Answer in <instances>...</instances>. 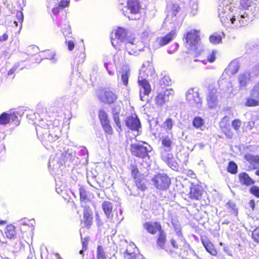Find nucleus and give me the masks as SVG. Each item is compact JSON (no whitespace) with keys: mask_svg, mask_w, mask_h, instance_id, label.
<instances>
[{"mask_svg":"<svg viewBox=\"0 0 259 259\" xmlns=\"http://www.w3.org/2000/svg\"><path fill=\"white\" fill-rule=\"evenodd\" d=\"M238 178L240 183L242 185L249 186L254 184V181L246 172H241L238 175Z\"/></svg>","mask_w":259,"mask_h":259,"instance_id":"obj_27","label":"nucleus"},{"mask_svg":"<svg viewBox=\"0 0 259 259\" xmlns=\"http://www.w3.org/2000/svg\"><path fill=\"white\" fill-rule=\"evenodd\" d=\"M143 228L147 232L151 234L155 235L157 232L160 233L163 231L160 223L158 222H148L143 224Z\"/></svg>","mask_w":259,"mask_h":259,"instance_id":"obj_20","label":"nucleus"},{"mask_svg":"<svg viewBox=\"0 0 259 259\" xmlns=\"http://www.w3.org/2000/svg\"><path fill=\"white\" fill-rule=\"evenodd\" d=\"M175 124V121L170 118H167L161 125L163 128L168 134L172 135V128Z\"/></svg>","mask_w":259,"mask_h":259,"instance_id":"obj_32","label":"nucleus"},{"mask_svg":"<svg viewBox=\"0 0 259 259\" xmlns=\"http://www.w3.org/2000/svg\"><path fill=\"white\" fill-rule=\"evenodd\" d=\"M161 145L160 147V156L162 160L171 169H178V163L175 160L173 155L170 153L174 146L172 135L162 136L161 139Z\"/></svg>","mask_w":259,"mask_h":259,"instance_id":"obj_5","label":"nucleus"},{"mask_svg":"<svg viewBox=\"0 0 259 259\" xmlns=\"http://www.w3.org/2000/svg\"><path fill=\"white\" fill-rule=\"evenodd\" d=\"M176 36L175 30H172L169 33L163 37H157L153 43L154 48L156 49L168 44Z\"/></svg>","mask_w":259,"mask_h":259,"instance_id":"obj_18","label":"nucleus"},{"mask_svg":"<svg viewBox=\"0 0 259 259\" xmlns=\"http://www.w3.org/2000/svg\"><path fill=\"white\" fill-rule=\"evenodd\" d=\"M240 66L237 60L232 61L228 67V70L232 74L237 73L239 69Z\"/></svg>","mask_w":259,"mask_h":259,"instance_id":"obj_37","label":"nucleus"},{"mask_svg":"<svg viewBox=\"0 0 259 259\" xmlns=\"http://www.w3.org/2000/svg\"><path fill=\"white\" fill-rule=\"evenodd\" d=\"M184 37L186 38V47L192 50H196L200 40L199 32L191 30L188 32Z\"/></svg>","mask_w":259,"mask_h":259,"instance_id":"obj_12","label":"nucleus"},{"mask_svg":"<svg viewBox=\"0 0 259 259\" xmlns=\"http://www.w3.org/2000/svg\"><path fill=\"white\" fill-rule=\"evenodd\" d=\"M249 95L250 97L246 98L245 105L247 107L259 105V81L251 90Z\"/></svg>","mask_w":259,"mask_h":259,"instance_id":"obj_16","label":"nucleus"},{"mask_svg":"<svg viewBox=\"0 0 259 259\" xmlns=\"http://www.w3.org/2000/svg\"><path fill=\"white\" fill-rule=\"evenodd\" d=\"M57 24L59 27H62V32L65 37L66 38L67 37H69V35L71 34V27L69 25L68 21L65 19L63 23L64 26L61 25V24H60L59 22H58Z\"/></svg>","mask_w":259,"mask_h":259,"instance_id":"obj_35","label":"nucleus"},{"mask_svg":"<svg viewBox=\"0 0 259 259\" xmlns=\"http://www.w3.org/2000/svg\"><path fill=\"white\" fill-rule=\"evenodd\" d=\"M159 83L161 85H169L171 84V80L169 76L165 75L160 79Z\"/></svg>","mask_w":259,"mask_h":259,"instance_id":"obj_50","label":"nucleus"},{"mask_svg":"<svg viewBox=\"0 0 259 259\" xmlns=\"http://www.w3.org/2000/svg\"><path fill=\"white\" fill-rule=\"evenodd\" d=\"M112 116L116 125L118 128L121 130V123L119 119V114H113Z\"/></svg>","mask_w":259,"mask_h":259,"instance_id":"obj_57","label":"nucleus"},{"mask_svg":"<svg viewBox=\"0 0 259 259\" xmlns=\"http://www.w3.org/2000/svg\"><path fill=\"white\" fill-rule=\"evenodd\" d=\"M100 100L107 104H111L117 99V96L110 90H105L98 96Z\"/></svg>","mask_w":259,"mask_h":259,"instance_id":"obj_19","label":"nucleus"},{"mask_svg":"<svg viewBox=\"0 0 259 259\" xmlns=\"http://www.w3.org/2000/svg\"><path fill=\"white\" fill-rule=\"evenodd\" d=\"M174 91L171 89H166L159 92L155 98V102L157 106H161L169 99V97L172 96Z\"/></svg>","mask_w":259,"mask_h":259,"instance_id":"obj_17","label":"nucleus"},{"mask_svg":"<svg viewBox=\"0 0 259 259\" xmlns=\"http://www.w3.org/2000/svg\"><path fill=\"white\" fill-rule=\"evenodd\" d=\"M130 0H118L119 2L118 9L122 13L123 15L124 16H126L127 14H124L125 11L123 9V7Z\"/></svg>","mask_w":259,"mask_h":259,"instance_id":"obj_51","label":"nucleus"},{"mask_svg":"<svg viewBox=\"0 0 259 259\" xmlns=\"http://www.w3.org/2000/svg\"><path fill=\"white\" fill-rule=\"evenodd\" d=\"M80 198L81 201H85L88 199V193L83 188L79 189Z\"/></svg>","mask_w":259,"mask_h":259,"instance_id":"obj_53","label":"nucleus"},{"mask_svg":"<svg viewBox=\"0 0 259 259\" xmlns=\"http://www.w3.org/2000/svg\"><path fill=\"white\" fill-rule=\"evenodd\" d=\"M220 127L223 132V133L226 135V136L229 138L231 139L233 137V134L230 128L227 127L224 125L223 122H221L220 123Z\"/></svg>","mask_w":259,"mask_h":259,"instance_id":"obj_40","label":"nucleus"},{"mask_svg":"<svg viewBox=\"0 0 259 259\" xmlns=\"http://www.w3.org/2000/svg\"><path fill=\"white\" fill-rule=\"evenodd\" d=\"M178 240L177 241L175 238H172L170 239V244L171 246L175 248V249H178L179 247L184 246L185 243L186 241L184 239V242L181 243L180 241L179 240V238H177Z\"/></svg>","mask_w":259,"mask_h":259,"instance_id":"obj_42","label":"nucleus"},{"mask_svg":"<svg viewBox=\"0 0 259 259\" xmlns=\"http://www.w3.org/2000/svg\"><path fill=\"white\" fill-rule=\"evenodd\" d=\"M244 158L251 165L252 168H257V165L259 164L258 156L247 154L245 155Z\"/></svg>","mask_w":259,"mask_h":259,"instance_id":"obj_31","label":"nucleus"},{"mask_svg":"<svg viewBox=\"0 0 259 259\" xmlns=\"http://www.w3.org/2000/svg\"><path fill=\"white\" fill-rule=\"evenodd\" d=\"M241 125V121L238 119H234L232 122V126L237 132L239 131Z\"/></svg>","mask_w":259,"mask_h":259,"instance_id":"obj_49","label":"nucleus"},{"mask_svg":"<svg viewBox=\"0 0 259 259\" xmlns=\"http://www.w3.org/2000/svg\"><path fill=\"white\" fill-rule=\"evenodd\" d=\"M64 159L60 155L57 151V153L54 155H51L49 161V168L52 175H59L62 171L63 164H65Z\"/></svg>","mask_w":259,"mask_h":259,"instance_id":"obj_8","label":"nucleus"},{"mask_svg":"<svg viewBox=\"0 0 259 259\" xmlns=\"http://www.w3.org/2000/svg\"><path fill=\"white\" fill-rule=\"evenodd\" d=\"M105 68L108 71L110 75H113L114 74V65L112 63L110 62H105L104 64Z\"/></svg>","mask_w":259,"mask_h":259,"instance_id":"obj_45","label":"nucleus"},{"mask_svg":"<svg viewBox=\"0 0 259 259\" xmlns=\"http://www.w3.org/2000/svg\"><path fill=\"white\" fill-rule=\"evenodd\" d=\"M141 6L139 0H130L124 6V14H127V16L130 20H136V17H133V15H138L140 13Z\"/></svg>","mask_w":259,"mask_h":259,"instance_id":"obj_9","label":"nucleus"},{"mask_svg":"<svg viewBox=\"0 0 259 259\" xmlns=\"http://www.w3.org/2000/svg\"><path fill=\"white\" fill-rule=\"evenodd\" d=\"M241 9L234 6V0H219L218 14L221 23L226 26L240 27L247 25L259 13L257 0H240Z\"/></svg>","mask_w":259,"mask_h":259,"instance_id":"obj_1","label":"nucleus"},{"mask_svg":"<svg viewBox=\"0 0 259 259\" xmlns=\"http://www.w3.org/2000/svg\"><path fill=\"white\" fill-rule=\"evenodd\" d=\"M226 207L229 209V212L235 216L238 215V209L235 203L230 200L226 203Z\"/></svg>","mask_w":259,"mask_h":259,"instance_id":"obj_39","label":"nucleus"},{"mask_svg":"<svg viewBox=\"0 0 259 259\" xmlns=\"http://www.w3.org/2000/svg\"><path fill=\"white\" fill-rule=\"evenodd\" d=\"M186 100L193 106L199 108L202 106V100L199 97L198 91L194 88L188 90L186 93Z\"/></svg>","mask_w":259,"mask_h":259,"instance_id":"obj_14","label":"nucleus"},{"mask_svg":"<svg viewBox=\"0 0 259 259\" xmlns=\"http://www.w3.org/2000/svg\"><path fill=\"white\" fill-rule=\"evenodd\" d=\"M104 250L101 246H98L97 250V259H106V256L110 259H114L116 253V247L115 245L109 246Z\"/></svg>","mask_w":259,"mask_h":259,"instance_id":"obj_13","label":"nucleus"},{"mask_svg":"<svg viewBox=\"0 0 259 259\" xmlns=\"http://www.w3.org/2000/svg\"><path fill=\"white\" fill-rule=\"evenodd\" d=\"M78 153L80 154V155L85 156L87 155V156H88V150L86 149V148L83 146L80 147L78 148Z\"/></svg>","mask_w":259,"mask_h":259,"instance_id":"obj_60","label":"nucleus"},{"mask_svg":"<svg viewBox=\"0 0 259 259\" xmlns=\"http://www.w3.org/2000/svg\"><path fill=\"white\" fill-rule=\"evenodd\" d=\"M155 70L153 65L149 62L143 64L142 68L139 71L138 83L141 86L140 91V97L141 100L145 101L146 99L145 96H148L150 93L151 89L147 78L149 76L153 77L155 75Z\"/></svg>","mask_w":259,"mask_h":259,"instance_id":"obj_4","label":"nucleus"},{"mask_svg":"<svg viewBox=\"0 0 259 259\" xmlns=\"http://www.w3.org/2000/svg\"><path fill=\"white\" fill-rule=\"evenodd\" d=\"M237 165L234 161H231L229 162L228 166V172L232 174H235L237 172Z\"/></svg>","mask_w":259,"mask_h":259,"instance_id":"obj_44","label":"nucleus"},{"mask_svg":"<svg viewBox=\"0 0 259 259\" xmlns=\"http://www.w3.org/2000/svg\"><path fill=\"white\" fill-rule=\"evenodd\" d=\"M119 73L120 74L121 82L124 85L126 86L131 74L130 68L128 66H124Z\"/></svg>","mask_w":259,"mask_h":259,"instance_id":"obj_29","label":"nucleus"},{"mask_svg":"<svg viewBox=\"0 0 259 259\" xmlns=\"http://www.w3.org/2000/svg\"><path fill=\"white\" fill-rule=\"evenodd\" d=\"M45 57L46 59L52 60V62L55 63L57 62V59L55 57V54L50 51H47L45 52Z\"/></svg>","mask_w":259,"mask_h":259,"instance_id":"obj_47","label":"nucleus"},{"mask_svg":"<svg viewBox=\"0 0 259 259\" xmlns=\"http://www.w3.org/2000/svg\"><path fill=\"white\" fill-rule=\"evenodd\" d=\"M250 74L248 72H245L241 73L238 76V81L240 88L243 89L245 87L250 80Z\"/></svg>","mask_w":259,"mask_h":259,"instance_id":"obj_30","label":"nucleus"},{"mask_svg":"<svg viewBox=\"0 0 259 259\" xmlns=\"http://www.w3.org/2000/svg\"><path fill=\"white\" fill-rule=\"evenodd\" d=\"M154 186L157 189L161 190H166L170 184V180L168 176L163 173H159L152 179Z\"/></svg>","mask_w":259,"mask_h":259,"instance_id":"obj_11","label":"nucleus"},{"mask_svg":"<svg viewBox=\"0 0 259 259\" xmlns=\"http://www.w3.org/2000/svg\"><path fill=\"white\" fill-rule=\"evenodd\" d=\"M252 238L255 242H259V227L255 228L252 233Z\"/></svg>","mask_w":259,"mask_h":259,"instance_id":"obj_55","label":"nucleus"},{"mask_svg":"<svg viewBox=\"0 0 259 259\" xmlns=\"http://www.w3.org/2000/svg\"><path fill=\"white\" fill-rule=\"evenodd\" d=\"M17 115L21 116V114H19L18 112H13L9 113L7 112L2 113L0 115V125H6L11 121L16 125H19L20 120Z\"/></svg>","mask_w":259,"mask_h":259,"instance_id":"obj_15","label":"nucleus"},{"mask_svg":"<svg viewBox=\"0 0 259 259\" xmlns=\"http://www.w3.org/2000/svg\"><path fill=\"white\" fill-rule=\"evenodd\" d=\"M220 245L224 246L223 250L227 255L232 256V251L228 246H225L223 243H220Z\"/></svg>","mask_w":259,"mask_h":259,"instance_id":"obj_59","label":"nucleus"},{"mask_svg":"<svg viewBox=\"0 0 259 259\" xmlns=\"http://www.w3.org/2000/svg\"><path fill=\"white\" fill-rule=\"evenodd\" d=\"M209 41L212 44H218L222 41V37L219 34L214 33L210 36Z\"/></svg>","mask_w":259,"mask_h":259,"instance_id":"obj_43","label":"nucleus"},{"mask_svg":"<svg viewBox=\"0 0 259 259\" xmlns=\"http://www.w3.org/2000/svg\"><path fill=\"white\" fill-rule=\"evenodd\" d=\"M152 150V147L144 142L134 143L130 145V151L132 154L142 159L149 157V153L151 152Z\"/></svg>","mask_w":259,"mask_h":259,"instance_id":"obj_6","label":"nucleus"},{"mask_svg":"<svg viewBox=\"0 0 259 259\" xmlns=\"http://www.w3.org/2000/svg\"><path fill=\"white\" fill-rule=\"evenodd\" d=\"M76 59H78L77 60V62L78 64L82 63L85 59V54L83 53H80V55L78 56L77 58H76Z\"/></svg>","mask_w":259,"mask_h":259,"instance_id":"obj_64","label":"nucleus"},{"mask_svg":"<svg viewBox=\"0 0 259 259\" xmlns=\"http://www.w3.org/2000/svg\"><path fill=\"white\" fill-rule=\"evenodd\" d=\"M180 255L184 259H196L197 258L194 251L187 244L183 246V248L181 249Z\"/></svg>","mask_w":259,"mask_h":259,"instance_id":"obj_24","label":"nucleus"},{"mask_svg":"<svg viewBox=\"0 0 259 259\" xmlns=\"http://www.w3.org/2000/svg\"><path fill=\"white\" fill-rule=\"evenodd\" d=\"M5 234L7 238H13L15 235V227L13 225L8 226L6 228Z\"/></svg>","mask_w":259,"mask_h":259,"instance_id":"obj_41","label":"nucleus"},{"mask_svg":"<svg viewBox=\"0 0 259 259\" xmlns=\"http://www.w3.org/2000/svg\"><path fill=\"white\" fill-rule=\"evenodd\" d=\"M83 218L85 220L84 224L86 227H90L92 223V218L88 215L87 213L84 214Z\"/></svg>","mask_w":259,"mask_h":259,"instance_id":"obj_58","label":"nucleus"},{"mask_svg":"<svg viewBox=\"0 0 259 259\" xmlns=\"http://www.w3.org/2000/svg\"><path fill=\"white\" fill-rule=\"evenodd\" d=\"M99 117L100 119L101 124L109 121L108 118V115L107 113L104 110H100L99 113Z\"/></svg>","mask_w":259,"mask_h":259,"instance_id":"obj_46","label":"nucleus"},{"mask_svg":"<svg viewBox=\"0 0 259 259\" xmlns=\"http://www.w3.org/2000/svg\"><path fill=\"white\" fill-rule=\"evenodd\" d=\"M82 249L80 250L79 253L82 255V258L83 256V253L87 249L88 240L87 238H82Z\"/></svg>","mask_w":259,"mask_h":259,"instance_id":"obj_54","label":"nucleus"},{"mask_svg":"<svg viewBox=\"0 0 259 259\" xmlns=\"http://www.w3.org/2000/svg\"><path fill=\"white\" fill-rule=\"evenodd\" d=\"M156 247L158 249H163L167 252L168 251L166 245V234L164 230L161 231L157 237Z\"/></svg>","mask_w":259,"mask_h":259,"instance_id":"obj_22","label":"nucleus"},{"mask_svg":"<svg viewBox=\"0 0 259 259\" xmlns=\"http://www.w3.org/2000/svg\"><path fill=\"white\" fill-rule=\"evenodd\" d=\"M217 54V51L212 50L207 56V61L210 63L213 62L215 60Z\"/></svg>","mask_w":259,"mask_h":259,"instance_id":"obj_52","label":"nucleus"},{"mask_svg":"<svg viewBox=\"0 0 259 259\" xmlns=\"http://www.w3.org/2000/svg\"><path fill=\"white\" fill-rule=\"evenodd\" d=\"M167 16L165 21L169 23H174L179 26L182 22V18L179 15L181 8L177 4L168 2L166 7Z\"/></svg>","mask_w":259,"mask_h":259,"instance_id":"obj_7","label":"nucleus"},{"mask_svg":"<svg viewBox=\"0 0 259 259\" xmlns=\"http://www.w3.org/2000/svg\"><path fill=\"white\" fill-rule=\"evenodd\" d=\"M52 145H50L51 147L55 150V148L57 149V151L60 153V155L62 157L63 159H64V162H71L73 161L75 158V151L69 146H65L63 147L62 149L58 148V146L54 143H52Z\"/></svg>","mask_w":259,"mask_h":259,"instance_id":"obj_10","label":"nucleus"},{"mask_svg":"<svg viewBox=\"0 0 259 259\" xmlns=\"http://www.w3.org/2000/svg\"><path fill=\"white\" fill-rule=\"evenodd\" d=\"M204 123L203 119L199 116L194 117L192 122L193 126L201 131H203L205 128Z\"/></svg>","mask_w":259,"mask_h":259,"instance_id":"obj_36","label":"nucleus"},{"mask_svg":"<svg viewBox=\"0 0 259 259\" xmlns=\"http://www.w3.org/2000/svg\"><path fill=\"white\" fill-rule=\"evenodd\" d=\"M17 20H15L14 23L16 26H19V31L21 30L22 26V22L23 21V14L21 11H17L16 13Z\"/></svg>","mask_w":259,"mask_h":259,"instance_id":"obj_38","label":"nucleus"},{"mask_svg":"<svg viewBox=\"0 0 259 259\" xmlns=\"http://www.w3.org/2000/svg\"><path fill=\"white\" fill-rule=\"evenodd\" d=\"M189 197L191 199L198 200L202 195L201 187L198 185L192 184L189 193Z\"/></svg>","mask_w":259,"mask_h":259,"instance_id":"obj_25","label":"nucleus"},{"mask_svg":"<svg viewBox=\"0 0 259 259\" xmlns=\"http://www.w3.org/2000/svg\"><path fill=\"white\" fill-rule=\"evenodd\" d=\"M40 118L36 127L38 137L50 143L55 142L61 135L60 130L58 127L60 120L43 113H41Z\"/></svg>","mask_w":259,"mask_h":259,"instance_id":"obj_2","label":"nucleus"},{"mask_svg":"<svg viewBox=\"0 0 259 259\" xmlns=\"http://www.w3.org/2000/svg\"><path fill=\"white\" fill-rule=\"evenodd\" d=\"M202 243L206 251L213 256L217 255V251L212 243L207 238H201Z\"/></svg>","mask_w":259,"mask_h":259,"instance_id":"obj_28","label":"nucleus"},{"mask_svg":"<svg viewBox=\"0 0 259 259\" xmlns=\"http://www.w3.org/2000/svg\"><path fill=\"white\" fill-rule=\"evenodd\" d=\"M126 30L122 27H119L115 31L114 34H112L111 37V41L112 46L116 49L124 45L125 51L130 55H135L138 50L135 38H129L127 37Z\"/></svg>","mask_w":259,"mask_h":259,"instance_id":"obj_3","label":"nucleus"},{"mask_svg":"<svg viewBox=\"0 0 259 259\" xmlns=\"http://www.w3.org/2000/svg\"><path fill=\"white\" fill-rule=\"evenodd\" d=\"M218 93L216 89L209 91L206 97L207 105L209 108H215L219 103Z\"/></svg>","mask_w":259,"mask_h":259,"instance_id":"obj_21","label":"nucleus"},{"mask_svg":"<svg viewBox=\"0 0 259 259\" xmlns=\"http://www.w3.org/2000/svg\"><path fill=\"white\" fill-rule=\"evenodd\" d=\"M102 209L108 218H110L112 217V212L113 209V205L111 202L109 201H104L102 203Z\"/></svg>","mask_w":259,"mask_h":259,"instance_id":"obj_33","label":"nucleus"},{"mask_svg":"<svg viewBox=\"0 0 259 259\" xmlns=\"http://www.w3.org/2000/svg\"><path fill=\"white\" fill-rule=\"evenodd\" d=\"M102 125L105 131V132L109 135H111L112 134V128L110 124V121H108L103 123H102Z\"/></svg>","mask_w":259,"mask_h":259,"instance_id":"obj_48","label":"nucleus"},{"mask_svg":"<svg viewBox=\"0 0 259 259\" xmlns=\"http://www.w3.org/2000/svg\"><path fill=\"white\" fill-rule=\"evenodd\" d=\"M131 170H132V175L134 177L136 178L138 173V169L137 167L134 165H131Z\"/></svg>","mask_w":259,"mask_h":259,"instance_id":"obj_63","label":"nucleus"},{"mask_svg":"<svg viewBox=\"0 0 259 259\" xmlns=\"http://www.w3.org/2000/svg\"><path fill=\"white\" fill-rule=\"evenodd\" d=\"M69 3L70 0H61L59 5H60L62 8L64 9L69 6Z\"/></svg>","mask_w":259,"mask_h":259,"instance_id":"obj_62","label":"nucleus"},{"mask_svg":"<svg viewBox=\"0 0 259 259\" xmlns=\"http://www.w3.org/2000/svg\"><path fill=\"white\" fill-rule=\"evenodd\" d=\"M121 111L120 106H114L112 109V113L113 114H119Z\"/></svg>","mask_w":259,"mask_h":259,"instance_id":"obj_61","label":"nucleus"},{"mask_svg":"<svg viewBox=\"0 0 259 259\" xmlns=\"http://www.w3.org/2000/svg\"><path fill=\"white\" fill-rule=\"evenodd\" d=\"M132 246H130L124 252V257L125 259H144V256L140 253H135V252H131L130 248Z\"/></svg>","mask_w":259,"mask_h":259,"instance_id":"obj_34","label":"nucleus"},{"mask_svg":"<svg viewBox=\"0 0 259 259\" xmlns=\"http://www.w3.org/2000/svg\"><path fill=\"white\" fill-rule=\"evenodd\" d=\"M171 223L173 228L176 232V235L181 243L184 242V238L182 235V227L179 221L176 219H172Z\"/></svg>","mask_w":259,"mask_h":259,"instance_id":"obj_26","label":"nucleus"},{"mask_svg":"<svg viewBox=\"0 0 259 259\" xmlns=\"http://www.w3.org/2000/svg\"><path fill=\"white\" fill-rule=\"evenodd\" d=\"M250 192L252 194L259 198V187L253 186L250 188Z\"/></svg>","mask_w":259,"mask_h":259,"instance_id":"obj_56","label":"nucleus"},{"mask_svg":"<svg viewBox=\"0 0 259 259\" xmlns=\"http://www.w3.org/2000/svg\"><path fill=\"white\" fill-rule=\"evenodd\" d=\"M126 126L133 131H138L141 127L140 120L137 116H130L125 121Z\"/></svg>","mask_w":259,"mask_h":259,"instance_id":"obj_23","label":"nucleus"}]
</instances>
